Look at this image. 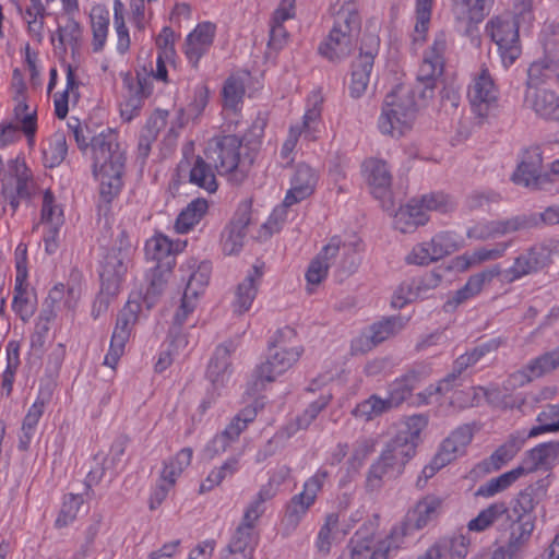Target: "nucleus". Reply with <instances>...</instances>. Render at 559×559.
<instances>
[{
    "mask_svg": "<svg viewBox=\"0 0 559 559\" xmlns=\"http://www.w3.org/2000/svg\"><path fill=\"white\" fill-rule=\"evenodd\" d=\"M389 411H391V408L389 404H386L385 399L372 394L358 403L352 413L356 418L369 421Z\"/></svg>",
    "mask_w": 559,
    "mask_h": 559,
    "instance_id": "58",
    "label": "nucleus"
},
{
    "mask_svg": "<svg viewBox=\"0 0 559 559\" xmlns=\"http://www.w3.org/2000/svg\"><path fill=\"white\" fill-rule=\"evenodd\" d=\"M547 487L545 479H540L527 486L518 495L513 506V512L518 514L515 523H519L520 516L522 521H534L531 518L525 519V515L533 512L536 506L546 497Z\"/></svg>",
    "mask_w": 559,
    "mask_h": 559,
    "instance_id": "33",
    "label": "nucleus"
},
{
    "mask_svg": "<svg viewBox=\"0 0 559 559\" xmlns=\"http://www.w3.org/2000/svg\"><path fill=\"white\" fill-rule=\"evenodd\" d=\"M380 49V37L374 33H365L361 39L359 55L353 60L350 67V80L348 84L349 95L353 98L361 97L370 82L374 59Z\"/></svg>",
    "mask_w": 559,
    "mask_h": 559,
    "instance_id": "10",
    "label": "nucleus"
},
{
    "mask_svg": "<svg viewBox=\"0 0 559 559\" xmlns=\"http://www.w3.org/2000/svg\"><path fill=\"white\" fill-rule=\"evenodd\" d=\"M373 525H364L350 538V559H384L380 554L379 543L373 539Z\"/></svg>",
    "mask_w": 559,
    "mask_h": 559,
    "instance_id": "30",
    "label": "nucleus"
},
{
    "mask_svg": "<svg viewBox=\"0 0 559 559\" xmlns=\"http://www.w3.org/2000/svg\"><path fill=\"white\" fill-rule=\"evenodd\" d=\"M72 135L80 150L85 151L88 145L92 148L93 174L99 182V210L116 199L123 187L122 177L126 168V151L119 143L118 133L112 129H106L93 136L91 142L83 135L80 127L72 126Z\"/></svg>",
    "mask_w": 559,
    "mask_h": 559,
    "instance_id": "1",
    "label": "nucleus"
},
{
    "mask_svg": "<svg viewBox=\"0 0 559 559\" xmlns=\"http://www.w3.org/2000/svg\"><path fill=\"white\" fill-rule=\"evenodd\" d=\"M240 468L238 457H229L219 467L212 469L200 486V492H207L218 486L224 479L233 477Z\"/></svg>",
    "mask_w": 559,
    "mask_h": 559,
    "instance_id": "56",
    "label": "nucleus"
},
{
    "mask_svg": "<svg viewBox=\"0 0 559 559\" xmlns=\"http://www.w3.org/2000/svg\"><path fill=\"white\" fill-rule=\"evenodd\" d=\"M367 181L371 188L372 194L377 199L384 198L391 187L392 176L385 162L370 158L362 165Z\"/></svg>",
    "mask_w": 559,
    "mask_h": 559,
    "instance_id": "31",
    "label": "nucleus"
},
{
    "mask_svg": "<svg viewBox=\"0 0 559 559\" xmlns=\"http://www.w3.org/2000/svg\"><path fill=\"white\" fill-rule=\"evenodd\" d=\"M12 309L24 322H27L33 317L36 301L31 297L27 281L15 280Z\"/></svg>",
    "mask_w": 559,
    "mask_h": 559,
    "instance_id": "51",
    "label": "nucleus"
},
{
    "mask_svg": "<svg viewBox=\"0 0 559 559\" xmlns=\"http://www.w3.org/2000/svg\"><path fill=\"white\" fill-rule=\"evenodd\" d=\"M124 5L120 0L114 1V27L117 35L116 50L119 55H126L131 45L129 29L124 23Z\"/></svg>",
    "mask_w": 559,
    "mask_h": 559,
    "instance_id": "59",
    "label": "nucleus"
},
{
    "mask_svg": "<svg viewBox=\"0 0 559 559\" xmlns=\"http://www.w3.org/2000/svg\"><path fill=\"white\" fill-rule=\"evenodd\" d=\"M257 415V407L246 406L233 417L222 433L214 438L213 443L218 445L222 451H225L229 443L236 441L241 432L247 429L248 425L254 421Z\"/></svg>",
    "mask_w": 559,
    "mask_h": 559,
    "instance_id": "29",
    "label": "nucleus"
},
{
    "mask_svg": "<svg viewBox=\"0 0 559 559\" xmlns=\"http://www.w3.org/2000/svg\"><path fill=\"white\" fill-rule=\"evenodd\" d=\"M535 528L534 521H522L512 523L510 527V537L506 545L500 546L509 559H522L532 533Z\"/></svg>",
    "mask_w": 559,
    "mask_h": 559,
    "instance_id": "34",
    "label": "nucleus"
},
{
    "mask_svg": "<svg viewBox=\"0 0 559 559\" xmlns=\"http://www.w3.org/2000/svg\"><path fill=\"white\" fill-rule=\"evenodd\" d=\"M551 259V249L545 243H535L527 250L521 252L512 265L501 270L502 282L513 283L524 276L538 272L549 264Z\"/></svg>",
    "mask_w": 559,
    "mask_h": 559,
    "instance_id": "12",
    "label": "nucleus"
},
{
    "mask_svg": "<svg viewBox=\"0 0 559 559\" xmlns=\"http://www.w3.org/2000/svg\"><path fill=\"white\" fill-rule=\"evenodd\" d=\"M192 456V449L183 448L174 457L166 461L160 473L162 481L167 483L168 487H173L185 468L190 465Z\"/></svg>",
    "mask_w": 559,
    "mask_h": 559,
    "instance_id": "50",
    "label": "nucleus"
},
{
    "mask_svg": "<svg viewBox=\"0 0 559 559\" xmlns=\"http://www.w3.org/2000/svg\"><path fill=\"white\" fill-rule=\"evenodd\" d=\"M68 154L67 134L62 130L56 131L47 141L43 150L44 164L53 168L59 166Z\"/></svg>",
    "mask_w": 559,
    "mask_h": 559,
    "instance_id": "48",
    "label": "nucleus"
},
{
    "mask_svg": "<svg viewBox=\"0 0 559 559\" xmlns=\"http://www.w3.org/2000/svg\"><path fill=\"white\" fill-rule=\"evenodd\" d=\"M131 332L123 330L121 328L115 326L108 353L104 358V365L115 368L118 364L120 357L124 353V347L127 342L129 341Z\"/></svg>",
    "mask_w": 559,
    "mask_h": 559,
    "instance_id": "62",
    "label": "nucleus"
},
{
    "mask_svg": "<svg viewBox=\"0 0 559 559\" xmlns=\"http://www.w3.org/2000/svg\"><path fill=\"white\" fill-rule=\"evenodd\" d=\"M469 539L462 534L437 539L425 554L416 559H464L467 556Z\"/></svg>",
    "mask_w": 559,
    "mask_h": 559,
    "instance_id": "20",
    "label": "nucleus"
},
{
    "mask_svg": "<svg viewBox=\"0 0 559 559\" xmlns=\"http://www.w3.org/2000/svg\"><path fill=\"white\" fill-rule=\"evenodd\" d=\"M211 267L209 263L202 262L195 270L189 274L185 290L176 309L173 323L169 328V334L176 337L179 346H186L187 340L180 336L182 325L189 320L199 305L200 296L204 293L209 284Z\"/></svg>",
    "mask_w": 559,
    "mask_h": 559,
    "instance_id": "7",
    "label": "nucleus"
},
{
    "mask_svg": "<svg viewBox=\"0 0 559 559\" xmlns=\"http://www.w3.org/2000/svg\"><path fill=\"white\" fill-rule=\"evenodd\" d=\"M427 424L428 419L424 415L408 416L401 421L394 437L385 443L380 456L392 465L395 473L401 475L405 465L415 456L420 433L427 427Z\"/></svg>",
    "mask_w": 559,
    "mask_h": 559,
    "instance_id": "5",
    "label": "nucleus"
},
{
    "mask_svg": "<svg viewBox=\"0 0 559 559\" xmlns=\"http://www.w3.org/2000/svg\"><path fill=\"white\" fill-rule=\"evenodd\" d=\"M433 0H416L415 26L412 39L414 44H421L426 39L431 20Z\"/></svg>",
    "mask_w": 559,
    "mask_h": 559,
    "instance_id": "55",
    "label": "nucleus"
},
{
    "mask_svg": "<svg viewBox=\"0 0 559 559\" xmlns=\"http://www.w3.org/2000/svg\"><path fill=\"white\" fill-rule=\"evenodd\" d=\"M246 93L245 80L240 75H229L223 85L222 97L225 109L236 112L240 110Z\"/></svg>",
    "mask_w": 559,
    "mask_h": 559,
    "instance_id": "46",
    "label": "nucleus"
},
{
    "mask_svg": "<svg viewBox=\"0 0 559 559\" xmlns=\"http://www.w3.org/2000/svg\"><path fill=\"white\" fill-rule=\"evenodd\" d=\"M319 173L306 163L296 165L286 192V203H299L311 197L319 181Z\"/></svg>",
    "mask_w": 559,
    "mask_h": 559,
    "instance_id": "15",
    "label": "nucleus"
},
{
    "mask_svg": "<svg viewBox=\"0 0 559 559\" xmlns=\"http://www.w3.org/2000/svg\"><path fill=\"white\" fill-rule=\"evenodd\" d=\"M515 523L510 513V509L504 501H497L481 510L478 515L467 523L471 532L481 533L496 526L499 531L511 527Z\"/></svg>",
    "mask_w": 559,
    "mask_h": 559,
    "instance_id": "17",
    "label": "nucleus"
},
{
    "mask_svg": "<svg viewBox=\"0 0 559 559\" xmlns=\"http://www.w3.org/2000/svg\"><path fill=\"white\" fill-rule=\"evenodd\" d=\"M415 95L412 87L403 84L386 94L378 119V129L382 134L401 136L412 129L418 110Z\"/></svg>",
    "mask_w": 559,
    "mask_h": 559,
    "instance_id": "4",
    "label": "nucleus"
},
{
    "mask_svg": "<svg viewBox=\"0 0 559 559\" xmlns=\"http://www.w3.org/2000/svg\"><path fill=\"white\" fill-rule=\"evenodd\" d=\"M486 32L498 46L503 66H512L521 55L519 21L510 14L495 16L486 24Z\"/></svg>",
    "mask_w": 559,
    "mask_h": 559,
    "instance_id": "9",
    "label": "nucleus"
},
{
    "mask_svg": "<svg viewBox=\"0 0 559 559\" xmlns=\"http://www.w3.org/2000/svg\"><path fill=\"white\" fill-rule=\"evenodd\" d=\"M404 328V322L401 317L385 318L379 322L373 323L368 333L357 337L352 348L355 352H368L376 345L397 334Z\"/></svg>",
    "mask_w": 559,
    "mask_h": 559,
    "instance_id": "16",
    "label": "nucleus"
},
{
    "mask_svg": "<svg viewBox=\"0 0 559 559\" xmlns=\"http://www.w3.org/2000/svg\"><path fill=\"white\" fill-rule=\"evenodd\" d=\"M495 0H452L451 12L456 22L468 28L480 23L491 10Z\"/></svg>",
    "mask_w": 559,
    "mask_h": 559,
    "instance_id": "26",
    "label": "nucleus"
},
{
    "mask_svg": "<svg viewBox=\"0 0 559 559\" xmlns=\"http://www.w3.org/2000/svg\"><path fill=\"white\" fill-rule=\"evenodd\" d=\"M474 430L471 425H462L453 430L448 438H445L438 453L448 462L456 460L459 456L464 455L468 444L472 442Z\"/></svg>",
    "mask_w": 559,
    "mask_h": 559,
    "instance_id": "32",
    "label": "nucleus"
},
{
    "mask_svg": "<svg viewBox=\"0 0 559 559\" xmlns=\"http://www.w3.org/2000/svg\"><path fill=\"white\" fill-rule=\"evenodd\" d=\"M168 111L156 110L147 120L145 128L141 131L138 141V158L144 162L151 153L152 144L156 140L159 131L167 123Z\"/></svg>",
    "mask_w": 559,
    "mask_h": 559,
    "instance_id": "36",
    "label": "nucleus"
},
{
    "mask_svg": "<svg viewBox=\"0 0 559 559\" xmlns=\"http://www.w3.org/2000/svg\"><path fill=\"white\" fill-rule=\"evenodd\" d=\"M511 245V241H504L496 243L492 247H480L469 253H464L459 258V260L464 262V267H471L484 262L495 261L502 258Z\"/></svg>",
    "mask_w": 559,
    "mask_h": 559,
    "instance_id": "49",
    "label": "nucleus"
},
{
    "mask_svg": "<svg viewBox=\"0 0 559 559\" xmlns=\"http://www.w3.org/2000/svg\"><path fill=\"white\" fill-rule=\"evenodd\" d=\"M430 242L432 246V254H435L438 260L455 252L461 246L460 237L452 231L438 233L431 238Z\"/></svg>",
    "mask_w": 559,
    "mask_h": 559,
    "instance_id": "63",
    "label": "nucleus"
},
{
    "mask_svg": "<svg viewBox=\"0 0 559 559\" xmlns=\"http://www.w3.org/2000/svg\"><path fill=\"white\" fill-rule=\"evenodd\" d=\"M559 369V346L531 359L522 369L512 373L514 383L524 385Z\"/></svg>",
    "mask_w": 559,
    "mask_h": 559,
    "instance_id": "18",
    "label": "nucleus"
},
{
    "mask_svg": "<svg viewBox=\"0 0 559 559\" xmlns=\"http://www.w3.org/2000/svg\"><path fill=\"white\" fill-rule=\"evenodd\" d=\"M377 441L371 437H360L349 447V456L346 461V469L349 476L359 473L366 460L376 450Z\"/></svg>",
    "mask_w": 559,
    "mask_h": 559,
    "instance_id": "41",
    "label": "nucleus"
},
{
    "mask_svg": "<svg viewBox=\"0 0 559 559\" xmlns=\"http://www.w3.org/2000/svg\"><path fill=\"white\" fill-rule=\"evenodd\" d=\"M500 273L501 267L499 265H493L472 275L465 285L448 299L444 304V309L447 311L454 309L467 299L477 296L486 285L492 282L495 277L500 276Z\"/></svg>",
    "mask_w": 559,
    "mask_h": 559,
    "instance_id": "19",
    "label": "nucleus"
},
{
    "mask_svg": "<svg viewBox=\"0 0 559 559\" xmlns=\"http://www.w3.org/2000/svg\"><path fill=\"white\" fill-rule=\"evenodd\" d=\"M263 275V267L253 265L252 270L249 271L245 280L238 285L235 300L233 302V310L235 313L242 314L247 312L253 300L257 297L258 285Z\"/></svg>",
    "mask_w": 559,
    "mask_h": 559,
    "instance_id": "28",
    "label": "nucleus"
},
{
    "mask_svg": "<svg viewBox=\"0 0 559 559\" xmlns=\"http://www.w3.org/2000/svg\"><path fill=\"white\" fill-rule=\"evenodd\" d=\"M429 216L421 209L417 199H412L406 205L399 209L394 216V227L403 234L414 231L418 226L425 225Z\"/></svg>",
    "mask_w": 559,
    "mask_h": 559,
    "instance_id": "35",
    "label": "nucleus"
},
{
    "mask_svg": "<svg viewBox=\"0 0 559 559\" xmlns=\"http://www.w3.org/2000/svg\"><path fill=\"white\" fill-rule=\"evenodd\" d=\"M209 204L205 199H195L191 201L186 209H183L178 215L175 228L179 234L189 233L207 212Z\"/></svg>",
    "mask_w": 559,
    "mask_h": 559,
    "instance_id": "45",
    "label": "nucleus"
},
{
    "mask_svg": "<svg viewBox=\"0 0 559 559\" xmlns=\"http://www.w3.org/2000/svg\"><path fill=\"white\" fill-rule=\"evenodd\" d=\"M323 98L318 92L311 93L307 98L306 111L301 124L290 126L285 143L296 147L300 136L314 141L322 124Z\"/></svg>",
    "mask_w": 559,
    "mask_h": 559,
    "instance_id": "14",
    "label": "nucleus"
},
{
    "mask_svg": "<svg viewBox=\"0 0 559 559\" xmlns=\"http://www.w3.org/2000/svg\"><path fill=\"white\" fill-rule=\"evenodd\" d=\"M525 474L524 466H518L509 472H506L498 477L489 479L487 483L480 485L476 491V496L484 498H491L499 492L508 489L521 476Z\"/></svg>",
    "mask_w": 559,
    "mask_h": 559,
    "instance_id": "47",
    "label": "nucleus"
},
{
    "mask_svg": "<svg viewBox=\"0 0 559 559\" xmlns=\"http://www.w3.org/2000/svg\"><path fill=\"white\" fill-rule=\"evenodd\" d=\"M145 255L147 259L156 261L157 263H165V261H175L171 255L173 243L163 235H156L145 242Z\"/></svg>",
    "mask_w": 559,
    "mask_h": 559,
    "instance_id": "60",
    "label": "nucleus"
},
{
    "mask_svg": "<svg viewBox=\"0 0 559 559\" xmlns=\"http://www.w3.org/2000/svg\"><path fill=\"white\" fill-rule=\"evenodd\" d=\"M416 532L403 519L400 523L395 524L390 534L379 540L380 554L384 559L395 555L401 548L404 547L406 538L413 536Z\"/></svg>",
    "mask_w": 559,
    "mask_h": 559,
    "instance_id": "42",
    "label": "nucleus"
},
{
    "mask_svg": "<svg viewBox=\"0 0 559 559\" xmlns=\"http://www.w3.org/2000/svg\"><path fill=\"white\" fill-rule=\"evenodd\" d=\"M90 17L93 33L92 48L94 52H100L107 41L109 11L103 5H95L91 10Z\"/></svg>",
    "mask_w": 559,
    "mask_h": 559,
    "instance_id": "44",
    "label": "nucleus"
},
{
    "mask_svg": "<svg viewBox=\"0 0 559 559\" xmlns=\"http://www.w3.org/2000/svg\"><path fill=\"white\" fill-rule=\"evenodd\" d=\"M217 36V25L211 21L199 22L185 37L181 51L192 69H199L200 61L207 56Z\"/></svg>",
    "mask_w": 559,
    "mask_h": 559,
    "instance_id": "13",
    "label": "nucleus"
},
{
    "mask_svg": "<svg viewBox=\"0 0 559 559\" xmlns=\"http://www.w3.org/2000/svg\"><path fill=\"white\" fill-rule=\"evenodd\" d=\"M189 182L210 193L215 192L218 187L212 164L199 155L194 157L192 163Z\"/></svg>",
    "mask_w": 559,
    "mask_h": 559,
    "instance_id": "43",
    "label": "nucleus"
},
{
    "mask_svg": "<svg viewBox=\"0 0 559 559\" xmlns=\"http://www.w3.org/2000/svg\"><path fill=\"white\" fill-rule=\"evenodd\" d=\"M294 336L295 333L289 328L278 331L266 361L257 368L255 376L259 381L273 382L298 361L304 352L302 347L298 345L288 346L284 342V338Z\"/></svg>",
    "mask_w": 559,
    "mask_h": 559,
    "instance_id": "8",
    "label": "nucleus"
},
{
    "mask_svg": "<svg viewBox=\"0 0 559 559\" xmlns=\"http://www.w3.org/2000/svg\"><path fill=\"white\" fill-rule=\"evenodd\" d=\"M295 0H282L270 20L269 48L280 51L288 43L289 34L284 23L295 17Z\"/></svg>",
    "mask_w": 559,
    "mask_h": 559,
    "instance_id": "21",
    "label": "nucleus"
},
{
    "mask_svg": "<svg viewBox=\"0 0 559 559\" xmlns=\"http://www.w3.org/2000/svg\"><path fill=\"white\" fill-rule=\"evenodd\" d=\"M538 425L531 428L528 437L534 438L546 432L559 431V403L547 405L536 418Z\"/></svg>",
    "mask_w": 559,
    "mask_h": 559,
    "instance_id": "57",
    "label": "nucleus"
},
{
    "mask_svg": "<svg viewBox=\"0 0 559 559\" xmlns=\"http://www.w3.org/2000/svg\"><path fill=\"white\" fill-rule=\"evenodd\" d=\"M123 95L120 102V115L124 121H131L140 114L145 97L144 86L139 76L130 73L123 76Z\"/></svg>",
    "mask_w": 559,
    "mask_h": 559,
    "instance_id": "25",
    "label": "nucleus"
},
{
    "mask_svg": "<svg viewBox=\"0 0 559 559\" xmlns=\"http://www.w3.org/2000/svg\"><path fill=\"white\" fill-rule=\"evenodd\" d=\"M418 381L419 373L412 370L391 382L388 386V396L385 397L390 408L393 409L403 404L412 395Z\"/></svg>",
    "mask_w": 559,
    "mask_h": 559,
    "instance_id": "38",
    "label": "nucleus"
},
{
    "mask_svg": "<svg viewBox=\"0 0 559 559\" xmlns=\"http://www.w3.org/2000/svg\"><path fill=\"white\" fill-rule=\"evenodd\" d=\"M559 454V442H545L531 449L524 460L525 474L548 467Z\"/></svg>",
    "mask_w": 559,
    "mask_h": 559,
    "instance_id": "40",
    "label": "nucleus"
},
{
    "mask_svg": "<svg viewBox=\"0 0 559 559\" xmlns=\"http://www.w3.org/2000/svg\"><path fill=\"white\" fill-rule=\"evenodd\" d=\"M544 69H548L545 62H534L528 68V86L524 102L539 118L559 122V95L550 90L531 86L535 82L543 81Z\"/></svg>",
    "mask_w": 559,
    "mask_h": 559,
    "instance_id": "11",
    "label": "nucleus"
},
{
    "mask_svg": "<svg viewBox=\"0 0 559 559\" xmlns=\"http://www.w3.org/2000/svg\"><path fill=\"white\" fill-rule=\"evenodd\" d=\"M417 201L420 203L421 209L428 214L429 211H436L442 214L452 212L455 209L453 199L443 192H431L421 195Z\"/></svg>",
    "mask_w": 559,
    "mask_h": 559,
    "instance_id": "64",
    "label": "nucleus"
},
{
    "mask_svg": "<svg viewBox=\"0 0 559 559\" xmlns=\"http://www.w3.org/2000/svg\"><path fill=\"white\" fill-rule=\"evenodd\" d=\"M242 140L234 134L214 138L206 148V157L214 164L218 175L240 183L247 177V168L240 163Z\"/></svg>",
    "mask_w": 559,
    "mask_h": 559,
    "instance_id": "6",
    "label": "nucleus"
},
{
    "mask_svg": "<svg viewBox=\"0 0 559 559\" xmlns=\"http://www.w3.org/2000/svg\"><path fill=\"white\" fill-rule=\"evenodd\" d=\"M175 261H165V263H156L147 274L148 286L146 289V298L158 297L168 283Z\"/></svg>",
    "mask_w": 559,
    "mask_h": 559,
    "instance_id": "52",
    "label": "nucleus"
},
{
    "mask_svg": "<svg viewBox=\"0 0 559 559\" xmlns=\"http://www.w3.org/2000/svg\"><path fill=\"white\" fill-rule=\"evenodd\" d=\"M260 542V534L258 530L247 528L246 526L238 525L225 548L241 554L249 559H255V550Z\"/></svg>",
    "mask_w": 559,
    "mask_h": 559,
    "instance_id": "37",
    "label": "nucleus"
},
{
    "mask_svg": "<svg viewBox=\"0 0 559 559\" xmlns=\"http://www.w3.org/2000/svg\"><path fill=\"white\" fill-rule=\"evenodd\" d=\"M233 342L216 347L206 370V377L215 389L224 386L231 376L230 356L235 352Z\"/></svg>",
    "mask_w": 559,
    "mask_h": 559,
    "instance_id": "22",
    "label": "nucleus"
},
{
    "mask_svg": "<svg viewBox=\"0 0 559 559\" xmlns=\"http://www.w3.org/2000/svg\"><path fill=\"white\" fill-rule=\"evenodd\" d=\"M7 366L2 373L1 390L9 397L13 390V383L16 371L20 367V345L15 341H10L5 347Z\"/></svg>",
    "mask_w": 559,
    "mask_h": 559,
    "instance_id": "53",
    "label": "nucleus"
},
{
    "mask_svg": "<svg viewBox=\"0 0 559 559\" xmlns=\"http://www.w3.org/2000/svg\"><path fill=\"white\" fill-rule=\"evenodd\" d=\"M312 506L313 504L300 493L293 496L286 506L284 516L285 525L295 530Z\"/></svg>",
    "mask_w": 559,
    "mask_h": 559,
    "instance_id": "61",
    "label": "nucleus"
},
{
    "mask_svg": "<svg viewBox=\"0 0 559 559\" xmlns=\"http://www.w3.org/2000/svg\"><path fill=\"white\" fill-rule=\"evenodd\" d=\"M133 252L134 247L128 234L126 230H121L115 245L107 251L100 262V292L93 305V316L95 318L106 311L110 299L119 294Z\"/></svg>",
    "mask_w": 559,
    "mask_h": 559,
    "instance_id": "2",
    "label": "nucleus"
},
{
    "mask_svg": "<svg viewBox=\"0 0 559 559\" xmlns=\"http://www.w3.org/2000/svg\"><path fill=\"white\" fill-rule=\"evenodd\" d=\"M333 26L326 38L319 45V53L331 62H340L353 50L355 39L360 32L361 17L359 4L355 0L343 2L333 8Z\"/></svg>",
    "mask_w": 559,
    "mask_h": 559,
    "instance_id": "3",
    "label": "nucleus"
},
{
    "mask_svg": "<svg viewBox=\"0 0 559 559\" xmlns=\"http://www.w3.org/2000/svg\"><path fill=\"white\" fill-rule=\"evenodd\" d=\"M443 60L440 58L424 55L417 72V83L413 88L423 102L433 96L436 83L443 73Z\"/></svg>",
    "mask_w": 559,
    "mask_h": 559,
    "instance_id": "23",
    "label": "nucleus"
},
{
    "mask_svg": "<svg viewBox=\"0 0 559 559\" xmlns=\"http://www.w3.org/2000/svg\"><path fill=\"white\" fill-rule=\"evenodd\" d=\"M467 96L473 106L490 104L497 98V90L487 69H483L468 87Z\"/></svg>",
    "mask_w": 559,
    "mask_h": 559,
    "instance_id": "39",
    "label": "nucleus"
},
{
    "mask_svg": "<svg viewBox=\"0 0 559 559\" xmlns=\"http://www.w3.org/2000/svg\"><path fill=\"white\" fill-rule=\"evenodd\" d=\"M50 399V392L40 391L35 402L28 408L22 421L21 433L19 436V449L26 451L36 436L38 423L45 412L46 404Z\"/></svg>",
    "mask_w": 559,
    "mask_h": 559,
    "instance_id": "27",
    "label": "nucleus"
},
{
    "mask_svg": "<svg viewBox=\"0 0 559 559\" xmlns=\"http://www.w3.org/2000/svg\"><path fill=\"white\" fill-rule=\"evenodd\" d=\"M397 476H400V474L395 473L392 465L379 455V457L368 468L366 475V489L368 491L380 490L385 478H395Z\"/></svg>",
    "mask_w": 559,
    "mask_h": 559,
    "instance_id": "54",
    "label": "nucleus"
},
{
    "mask_svg": "<svg viewBox=\"0 0 559 559\" xmlns=\"http://www.w3.org/2000/svg\"><path fill=\"white\" fill-rule=\"evenodd\" d=\"M443 499L436 495H427L407 511L404 520L415 531H420L441 512Z\"/></svg>",
    "mask_w": 559,
    "mask_h": 559,
    "instance_id": "24",
    "label": "nucleus"
}]
</instances>
